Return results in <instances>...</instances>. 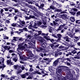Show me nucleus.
Masks as SVG:
<instances>
[{"mask_svg":"<svg viewBox=\"0 0 80 80\" xmlns=\"http://www.w3.org/2000/svg\"><path fill=\"white\" fill-rule=\"evenodd\" d=\"M44 38H45L47 40H50V38H48L47 36H44Z\"/></svg>","mask_w":80,"mask_h":80,"instance_id":"ea45409f","label":"nucleus"},{"mask_svg":"<svg viewBox=\"0 0 80 80\" xmlns=\"http://www.w3.org/2000/svg\"><path fill=\"white\" fill-rule=\"evenodd\" d=\"M59 60H62V58H59L55 60L53 63V66H55V67H56L57 65L58 64V63H59V62L60 61Z\"/></svg>","mask_w":80,"mask_h":80,"instance_id":"20e7f679","label":"nucleus"},{"mask_svg":"<svg viewBox=\"0 0 80 80\" xmlns=\"http://www.w3.org/2000/svg\"><path fill=\"white\" fill-rule=\"evenodd\" d=\"M40 46H41V47H40L39 48V49L40 51H42V50H43L45 48V46H43L42 45H39Z\"/></svg>","mask_w":80,"mask_h":80,"instance_id":"6ab92c4d","label":"nucleus"},{"mask_svg":"<svg viewBox=\"0 0 80 80\" xmlns=\"http://www.w3.org/2000/svg\"><path fill=\"white\" fill-rule=\"evenodd\" d=\"M33 68H30V69H29V72H31L33 71Z\"/></svg>","mask_w":80,"mask_h":80,"instance_id":"0e129e2a","label":"nucleus"},{"mask_svg":"<svg viewBox=\"0 0 80 80\" xmlns=\"http://www.w3.org/2000/svg\"><path fill=\"white\" fill-rule=\"evenodd\" d=\"M23 45H24V43H22L20 44H19L18 45V48H17V50H18L23 51V50L25 48V47L24 46H23Z\"/></svg>","mask_w":80,"mask_h":80,"instance_id":"7ed1b4c3","label":"nucleus"},{"mask_svg":"<svg viewBox=\"0 0 80 80\" xmlns=\"http://www.w3.org/2000/svg\"><path fill=\"white\" fill-rule=\"evenodd\" d=\"M17 50L18 52V55H19V56L20 57H20H22V56H21V54H22V52H20V51H19V50H18L17 49Z\"/></svg>","mask_w":80,"mask_h":80,"instance_id":"473e14b6","label":"nucleus"},{"mask_svg":"<svg viewBox=\"0 0 80 80\" xmlns=\"http://www.w3.org/2000/svg\"><path fill=\"white\" fill-rule=\"evenodd\" d=\"M33 14L34 16H35V17H38H38L39 16H38V14L35 12H34Z\"/></svg>","mask_w":80,"mask_h":80,"instance_id":"6e6d98bb","label":"nucleus"},{"mask_svg":"<svg viewBox=\"0 0 80 80\" xmlns=\"http://www.w3.org/2000/svg\"><path fill=\"white\" fill-rule=\"evenodd\" d=\"M2 59H1V62H2V63L1 64V65H2V66H3V68L2 69L3 70V68H5V67H6V66L5 65V64H4V60H5V59H4V58H2Z\"/></svg>","mask_w":80,"mask_h":80,"instance_id":"1a4fd4ad","label":"nucleus"},{"mask_svg":"<svg viewBox=\"0 0 80 80\" xmlns=\"http://www.w3.org/2000/svg\"><path fill=\"white\" fill-rule=\"evenodd\" d=\"M20 59L21 60H22L24 61H26L27 60V59H28V57H26L25 55H23L22 56L20 57Z\"/></svg>","mask_w":80,"mask_h":80,"instance_id":"6e6552de","label":"nucleus"},{"mask_svg":"<svg viewBox=\"0 0 80 80\" xmlns=\"http://www.w3.org/2000/svg\"><path fill=\"white\" fill-rule=\"evenodd\" d=\"M0 9L1 10L0 11V13L1 14H3V12L4 11L3 10V9L1 8Z\"/></svg>","mask_w":80,"mask_h":80,"instance_id":"052dcab7","label":"nucleus"},{"mask_svg":"<svg viewBox=\"0 0 80 80\" xmlns=\"http://www.w3.org/2000/svg\"><path fill=\"white\" fill-rule=\"evenodd\" d=\"M57 37H58V40H60L61 39V37H62V35L60 34H57Z\"/></svg>","mask_w":80,"mask_h":80,"instance_id":"dca6fc26","label":"nucleus"},{"mask_svg":"<svg viewBox=\"0 0 80 80\" xmlns=\"http://www.w3.org/2000/svg\"><path fill=\"white\" fill-rule=\"evenodd\" d=\"M18 27H20V28H22V27H24V25H23L22 24H18Z\"/></svg>","mask_w":80,"mask_h":80,"instance_id":"37998d69","label":"nucleus"},{"mask_svg":"<svg viewBox=\"0 0 80 80\" xmlns=\"http://www.w3.org/2000/svg\"><path fill=\"white\" fill-rule=\"evenodd\" d=\"M15 77H17V76H12L10 77L9 80H13V79H15Z\"/></svg>","mask_w":80,"mask_h":80,"instance_id":"e433bc0d","label":"nucleus"},{"mask_svg":"<svg viewBox=\"0 0 80 80\" xmlns=\"http://www.w3.org/2000/svg\"><path fill=\"white\" fill-rule=\"evenodd\" d=\"M38 13L41 17H43V14L42 13L39 12Z\"/></svg>","mask_w":80,"mask_h":80,"instance_id":"864d4df0","label":"nucleus"},{"mask_svg":"<svg viewBox=\"0 0 80 80\" xmlns=\"http://www.w3.org/2000/svg\"><path fill=\"white\" fill-rule=\"evenodd\" d=\"M53 24L54 25V26H55L56 25H57V24L58 23L57 22H55V21H53Z\"/></svg>","mask_w":80,"mask_h":80,"instance_id":"338daca9","label":"nucleus"},{"mask_svg":"<svg viewBox=\"0 0 80 80\" xmlns=\"http://www.w3.org/2000/svg\"><path fill=\"white\" fill-rule=\"evenodd\" d=\"M50 8H48L47 9V10H49L50 11H52V10H53L55 9V8H56L55 7V6L53 5H51L49 7ZM51 9H52V10H51Z\"/></svg>","mask_w":80,"mask_h":80,"instance_id":"423d86ee","label":"nucleus"},{"mask_svg":"<svg viewBox=\"0 0 80 80\" xmlns=\"http://www.w3.org/2000/svg\"><path fill=\"white\" fill-rule=\"evenodd\" d=\"M54 10L55 12H62L61 8L59 9L56 8Z\"/></svg>","mask_w":80,"mask_h":80,"instance_id":"ddd939ff","label":"nucleus"},{"mask_svg":"<svg viewBox=\"0 0 80 80\" xmlns=\"http://www.w3.org/2000/svg\"><path fill=\"white\" fill-rule=\"evenodd\" d=\"M42 31H38V35H41V34H42Z\"/></svg>","mask_w":80,"mask_h":80,"instance_id":"bf43d9fd","label":"nucleus"},{"mask_svg":"<svg viewBox=\"0 0 80 80\" xmlns=\"http://www.w3.org/2000/svg\"><path fill=\"white\" fill-rule=\"evenodd\" d=\"M73 10L74 12H77V11L78 10V9L75 8H73Z\"/></svg>","mask_w":80,"mask_h":80,"instance_id":"e2e57ef3","label":"nucleus"},{"mask_svg":"<svg viewBox=\"0 0 80 80\" xmlns=\"http://www.w3.org/2000/svg\"><path fill=\"white\" fill-rule=\"evenodd\" d=\"M23 31H25V32H28L30 33H32V31H30L29 32L28 31V30L27 29V28H23Z\"/></svg>","mask_w":80,"mask_h":80,"instance_id":"393cba45","label":"nucleus"},{"mask_svg":"<svg viewBox=\"0 0 80 80\" xmlns=\"http://www.w3.org/2000/svg\"><path fill=\"white\" fill-rule=\"evenodd\" d=\"M3 10H5V11L7 12V11H8V9H10V8H3Z\"/></svg>","mask_w":80,"mask_h":80,"instance_id":"58836bf2","label":"nucleus"},{"mask_svg":"<svg viewBox=\"0 0 80 80\" xmlns=\"http://www.w3.org/2000/svg\"><path fill=\"white\" fill-rule=\"evenodd\" d=\"M79 38V37H77V36H75L74 37V38H75V39H77V40L75 39V40L76 41V42H77L78 39Z\"/></svg>","mask_w":80,"mask_h":80,"instance_id":"13d9d810","label":"nucleus"},{"mask_svg":"<svg viewBox=\"0 0 80 80\" xmlns=\"http://www.w3.org/2000/svg\"><path fill=\"white\" fill-rule=\"evenodd\" d=\"M19 22L20 23V24L22 23V25H25V22L24 21V20L22 21L20 20Z\"/></svg>","mask_w":80,"mask_h":80,"instance_id":"bb28decb","label":"nucleus"},{"mask_svg":"<svg viewBox=\"0 0 80 80\" xmlns=\"http://www.w3.org/2000/svg\"><path fill=\"white\" fill-rule=\"evenodd\" d=\"M80 11H78L77 12L76 14V16L78 17V16H80Z\"/></svg>","mask_w":80,"mask_h":80,"instance_id":"c03bdc74","label":"nucleus"},{"mask_svg":"<svg viewBox=\"0 0 80 80\" xmlns=\"http://www.w3.org/2000/svg\"><path fill=\"white\" fill-rule=\"evenodd\" d=\"M13 41H17V40H18V38H19V37H13Z\"/></svg>","mask_w":80,"mask_h":80,"instance_id":"7c9ffc66","label":"nucleus"},{"mask_svg":"<svg viewBox=\"0 0 80 80\" xmlns=\"http://www.w3.org/2000/svg\"><path fill=\"white\" fill-rule=\"evenodd\" d=\"M30 7L32 9V10H34V11H36V10H37V8L34 7H33L32 5H31L30 6Z\"/></svg>","mask_w":80,"mask_h":80,"instance_id":"4be33fe9","label":"nucleus"},{"mask_svg":"<svg viewBox=\"0 0 80 80\" xmlns=\"http://www.w3.org/2000/svg\"><path fill=\"white\" fill-rule=\"evenodd\" d=\"M69 13H71V15H73V16H74V15H75L76 14V12L74 11H73V12L69 11Z\"/></svg>","mask_w":80,"mask_h":80,"instance_id":"c85d7f7f","label":"nucleus"},{"mask_svg":"<svg viewBox=\"0 0 80 80\" xmlns=\"http://www.w3.org/2000/svg\"><path fill=\"white\" fill-rule=\"evenodd\" d=\"M21 76L22 78H26V77H27V76H26V75H25V74H22Z\"/></svg>","mask_w":80,"mask_h":80,"instance_id":"a19ab883","label":"nucleus"},{"mask_svg":"<svg viewBox=\"0 0 80 80\" xmlns=\"http://www.w3.org/2000/svg\"><path fill=\"white\" fill-rule=\"evenodd\" d=\"M76 23L77 24H80V20H77L76 21Z\"/></svg>","mask_w":80,"mask_h":80,"instance_id":"5fc2aeb1","label":"nucleus"},{"mask_svg":"<svg viewBox=\"0 0 80 80\" xmlns=\"http://www.w3.org/2000/svg\"><path fill=\"white\" fill-rule=\"evenodd\" d=\"M18 40H20V41H21L22 42V41H23L24 40H25V38H18Z\"/></svg>","mask_w":80,"mask_h":80,"instance_id":"49530a36","label":"nucleus"},{"mask_svg":"<svg viewBox=\"0 0 80 80\" xmlns=\"http://www.w3.org/2000/svg\"><path fill=\"white\" fill-rule=\"evenodd\" d=\"M66 25V24H63V25H60L59 27L57 29L58 31H60V30H62V29H63V28H64L65 27V26Z\"/></svg>","mask_w":80,"mask_h":80,"instance_id":"0eeeda50","label":"nucleus"},{"mask_svg":"<svg viewBox=\"0 0 80 80\" xmlns=\"http://www.w3.org/2000/svg\"><path fill=\"white\" fill-rule=\"evenodd\" d=\"M13 59L14 60L15 62H17V60H18V59L16 58H13Z\"/></svg>","mask_w":80,"mask_h":80,"instance_id":"8fccbe9b","label":"nucleus"},{"mask_svg":"<svg viewBox=\"0 0 80 80\" xmlns=\"http://www.w3.org/2000/svg\"><path fill=\"white\" fill-rule=\"evenodd\" d=\"M66 73L67 75H71V73L70 72V71L69 70H68L66 72Z\"/></svg>","mask_w":80,"mask_h":80,"instance_id":"a878e982","label":"nucleus"},{"mask_svg":"<svg viewBox=\"0 0 80 80\" xmlns=\"http://www.w3.org/2000/svg\"><path fill=\"white\" fill-rule=\"evenodd\" d=\"M25 36L26 37H27V38H31V35H28V34H27V33L26 34Z\"/></svg>","mask_w":80,"mask_h":80,"instance_id":"f704fd0d","label":"nucleus"},{"mask_svg":"<svg viewBox=\"0 0 80 80\" xmlns=\"http://www.w3.org/2000/svg\"><path fill=\"white\" fill-rule=\"evenodd\" d=\"M1 77H3V78H7V76H5V74H2L1 75Z\"/></svg>","mask_w":80,"mask_h":80,"instance_id":"4d7b16f0","label":"nucleus"},{"mask_svg":"<svg viewBox=\"0 0 80 80\" xmlns=\"http://www.w3.org/2000/svg\"><path fill=\"white\" fill-rule=\"evenodd\" d=\"M10 9L14 10L15 13H18L19 12V11L18 9H15L14 8L10 7Z\"/></svg>","mask_w":80,"mask_h":80,"instance_id":"a211bd4d","label":"nucleus"},{"mask_svg":"<svg viewBox=\"0 0 80 80\" xmlns=\"http://www.w3.org/2000/svg\"><path fill=\"white\" fill-rule=\"evenodd\" d=\"M16 16L19 17H21V18H22V13L19 11L17 13V15H16Z\"/></svg>","mask_w":80,"mask_h":80,"instance_id":"f3484780","label":"nucleus"},{"mask_svg":"<svg viewBox=\"0 0 80 80\" xmlns=\"http://www.w3.org/2000/svg\"><path fill=\"white\" fill-rule=\"evenodd\" d=\"M67 33L68 35H69V36L71 38H73V34H72V33L68 32H67Z\"/></svg>","mask_w":80,"mask_h":80,"instance_id":"aec40b11","label":"nucleus"},{"mask_svg":"<svg viewBox=\"0 0 80 80\" xmlns=\"http://www.w3.org/2000/svg\"><path fill=\"white\" fill-rule=\"evenodd\" d=\"M52 37H55V38H58V37L55 34L52 33Z\"/></svg>","mask_w":80,"mask_h":80,"instance_id":"4c0bfd02","label":"nucleus"},{"mask_svg":"<svg viewBox=\"0 0 80 80\" xmlns=\"http://www.w3.org/2000/svg\"><path fill=\"white\" fill-rule=\"evenodd\" d=\"M26 51L27 52V56L30 59L32 60L35 58V56L32 54V51L28 49H27Z\"/></svg>","mask_w":80,"mask_h":80,"instance_id":"f257e3e1","label":"nucleus"},{"mask_svg":"<svg viewBox=\"0 0 80 80\" xmlns=\"http://www.w3.org/2000/svg\"><path fill=\"white\" fill-rule=\"evenodd\" d=\"M25 1L26 2H28L29 4H33V1H32V0H25Z\"/></svg>","mask_w":80,"mask_h":80,"instance_id":"2eb2a0df","label":"nucleus"},{"mask_svg":"<svg viewBox=\"0 0 80 80\" xmlns=\"http://www.w3.org/2000/svg\"><path fill=\"white\" fill-rule=\"evenodd\" d=\"M69 2H70V5H71V6H74L75 5V4L73 2H71L70 1H68Z\"/></svg>","mask_w":80,"mask_h":80,"instance_id":"2f4dec72","label":"nucleus"},{"mask_svg":"<svg viewBox=\"0 0 80 80\" xmlns=\"http://www.w3.org/2000/svg\"><path fill=\"white\" fill-rule=\"evenodd\" d=\"M65 55L66 57H68L69 55H72V52H69L67 54H66Z\"/></svg>","mask_w":80,"mask_h":80,"instance_id":"c756f323","label":"nucleus"},{"mask_svg":"<svg viewBox=\"0 0 80 80\" xmlns=\"http://www.w3.org/2000/svg\"><path fill=\"white\" fill-rule=\"evenodd\" d=\"M70 21L71 22H74L75 21V17H71L70 18Z\"/></svg>","mask_w":80,"mask_h":80,"instance_id":"4468645a","label":"nucleus"},{"mask_svg":"<svg viewBox=\"0 0 80 80\" xmlns=\"http://www.w3.org/2000/svg\"><path fill=\"white\" fill-rule=\"evenodd\" d=\"M2 47L4 48V49H5V50H7V46H3V44L2 45Z\"/></svg>","mask_w":80,"mask_h":80,"instance_id":"79ce46f5","label":"nucleus"},{"mask_svg":"<svg viewBox=\"0 0 80 80\" xmlns=\"http://www.w3.org/2000/svg\"><path fill=\"white\" fill-rule=\"evenodd\" d=\"M61 72H62V69H61V68H58V73H60Z\"/></svg>","mask_w":80,"mask_h":80,"instance_id":"603ef678","label":"nucleus"},{"mask_svg":"<svg viewBox=\"0 0 80 80\" xmlns=\"http://www.w3.org/2000/svg\"><path fill=\"white\" fill-rule=\"evenodd\" d=\"M29 17L30 19V18H35V17L34 15H30Z\"/></svg>","mask_w":80,"mask_h":80,"instance_id":"a18cd8bd","label":"nucleus"},{"mask_svg":"<svg viewBox=\"0 0 80 80\" xmlns=\"http://www.w3.org/2000/svg\"><path fill=\"white\" fill-rule=\"evenodd\" d=\"M75 8H78L79 9H80V3L79 4H78V5H75Z\"/></svg>","mask_w":80,"mask_h":80,"instance_id":"72a5a7b5","label":"nucleus"},{"mask_svg":"<svg viewBox=\"0 0 80 80\" xmlns=\"http://www.w3.org/2000/svg\"><path fill=\"white\" fill-rule=\"evenodd\" d=\"M50 40L51 42L52 43V44H54V45L55 44L57 45V43L56 42H54V41L55 40H54V39H50Z\"/></svg>","mask_w":80,"mask_h":80,"instance_id":"5701e85b","label":"nucleus"},{"mask_svg":"<svg viewBox=\"0 0 80 80\" xmlns=\"http://www.w3.org/2000/svg\"><path fill=\"white\" fill-rule=\"evenodd\" d=\"M41 35H44V36H48V34H45L44 33H42L41 34Z\"/></svg>","mask_w":80,"mask_h":80,"instance_id":"69168bd1","label":"nucleus"},{"mask_svg":"<svg viewBox=\"0 0 80 80\" xmlns=\"http://www.w3.org/2000/svg\"><path fill=\"white\" fill-rule=\"evenodd\" d=\"M53 17H54L55 18H57V17H58V16H57L56 14H54L52 15V16H51V18H53Z\"/></svg>","mask_w":80,"mask_h":80,"instance_id":"c9c22d12","label":"nucleus"},{"mask_svg":"<svg viewBox=\"0 0 80 80\" xmlns=\"http://www.w3.org/2000/svg\"><path fill=\"white\" fill-rule=\"evenodd\" d=\"M70 58H64V60L68 61V62H71V60L70 59Z\"/></svg>","mask_w":80,"mask_h":80,"instance_id":"de8ad7c7","label":"nucleus"},{"mask_svg":"<svg viewBox=\"0 0 80 80\" xmlns=\"http://www.w3.org/2000/svg\"><path fill=\"white\" fill-rule=\"evenodd\" d=\"M28 45L30 48H34L35 46V40H32L31 41L28 42Z\"/></svg>","mask_w":80,"mask_h":80,"instance_id":"f03ea898","label":"nucleus"},{"mask_svg":"<svg viewBox=\"0 0 80 80\" xmlns=\"http://www.w3.org/2000/svg\"><path fill=\"white\" fill-rule=\"evenodd\" d=\"M42 24V23L41 21H39L37 23V25H38V26H40Z\"/></svg>","mask_w":80,"mask_h":80,"instance_id":"09e8293b","label":"nucleus"},{"mask_svg":"<svg viewBox=\"0 0 80 80\" xmlns=\"http://www.w3.org/2000/svg\"><path fill=\"white\" fill-rule=\"evenodd\" d=\"M40 5L39 7V9H42V10H44L43 7H44V4L43 3H40Z\"/></svg>","mask_w":80,"mask_h":80,"instance_id":"f8f14e48","label":"nucleus"},{"mask_svg":"<svg viewBox=\"0 0 80 80\" xmlns=\"http://www.w3.org/2000/svg\"><path fill=\"white\" fill-rule=\"evenodd\" d=\"M69 39H70V38H68L67 39H66V42H71V41H70L69 40Z\"/></svg>","mask_w":80,"mask_h":80,"instance_id":"680f3d73","label":"nucleus"},{"mask_svg":"<svg viewBox=\"0 0 80 80\" xmlns=\"http://www.w3.org/2000/svg\"><path fill=\"white\" fill-rule=\"evenodd\" d=\"M37 57L39 58V60H40L42 59V58L40 56H37Z\"/></svg>","mask_w":80,"mask_h":80,"instance_id":"774afa93","label":"nucleus"},{"mask_svg":"<svg viewBox=\"0 0 80 80\" xmlns=\"http://www.w3.org/2000/svg\"><path fill=\"white\" fill-rule=\"evenodd\" d=\"M33 74H35V73H37V74H38V75H42V74L40 73V72H39V71H35V72H32Z\"/></svg>","mask_w":80,"mask_h":80,"instance_id":"b1692460","label":"nucleus"},{"mask_svg":"<svg viewBox=\"0 0 80 80\" xmlns=\"http://www.w3.org/2000/svg\"><path fill=\"white\" fill-rule=\"evenodd\" d=\"M52 1L53 2L52 3V4L53 5H56V6H59V7H60L59 4L57 2H56L55 1L52 0Z\"/></svg>","mask_w":80,"mask_h":80,"instance_id":"9b49d317","label":"nucleus"},{"mask_svg":"<svg viewBox=\"0 0 80 80\" xmlns=\"http://www.w3.org/2000/svg\"><path fill=\"white\" fill-rule=\"evenodd\" d=\"M18 23H13L12 24H11V26L12 27H18Z\"/></svg>","mask_w":80,"mask_h":80,"instance_id":"412c9836","label":"nucleus"},{"mask_svg":"<svg viewBox=\"0 0 80 80\" xmlns=\"http://www.w3.org/2000/svg\"><path fill=\"white\" fill-rule=\"evenodd\" d=\"M39 42H40L39 43V45H42L43 47V46H45V43L46 42H44L43 41V39H41L39 40Z\"/></svg>","mask_w":80,"mask_h":80,"instance_id":"39448f33","label":"nucleus"},{"mask_svg":"<svg viewBox=\"0 0 80 80\" xmlns=\"http://www.w3.org/2000/svg\"><path fill=\"white\" fill-rule=\"evenodd\" d=\"M62 18L64 20H67V15L66 14H63L61 16Z\"/></svg>","mask_w":80,"mask_h":80,"instance_id":"9d476101","label":"nucleus"},{"mask_svg":"<svg viewBox=\"0 0 80 80\" xmlns=\"http://www.w3.org/2000/svg\"><path fill=\"white\" fill-rule=\"evenodd\" d=\"M65 63L67 64V65H68V66H70V65H71V64L68 62V61H66V62H65Z\"/></svg>","mask_w":80,"mask_h":80,"instance_id":"3c124183","label":"nucleus"},{"mask_svg":"<svg viewBox=\"0 0 80 80\" xmlns=\"http://www.w3.org/2000/svg\"><path fill=\"white\" fill-rule=\"evenodd\" d=\"M33 23L32 22H30V25L28 27L29 28H30V29H32V24Z\"/></svg>","mask_w":80,"mask_h":80,"instance_id":"cd10ccee","label":"nucleus"}]
</instances>
